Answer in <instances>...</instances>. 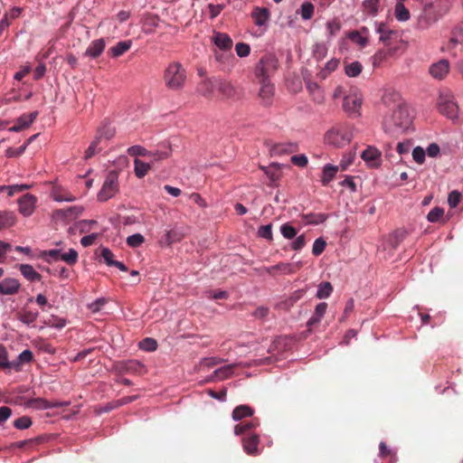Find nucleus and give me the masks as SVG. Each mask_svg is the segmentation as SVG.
Returning a JSON list of instances; mask_svg holds the SVG:
<instances>
[{
  "instance_id": "nucleus-2",
  "label": "nucleus",
  "mask_w": 463,
  "mask_h": 463,
  "mask_svg": "<svg viewBox=\"0 0 463 463\" xmlns=\"http://www.w3.org/2000/svg\"><path fill=\"white\" fill-rule=\"evenodd\" d=\"M353 132L346 125H337L327 130L324 137L326 145L341 148L350 144Z\"/></svg>"
},
{
  "instance_id": "nucleus-7",
  "label": "nucleus",
  "mask_w": 463,
  "mask_h": 463,
  "mask_svg": "<svg viewBox=\"0 0 463 463\" xmlns=\"http://www.w3.org/2000/svg\"><path fill=\"white\" fill-rule=\"evenodd\" d=\"M84 211V207L81 205H73L67 207L65 209H59L55 210L52 214V218L55 221H63V222H70L72 221L79 216L82 214Z\"/></svg>"
},
{
  "instance_id": "nucleus-61",
  "label": "nucleus",
  "mask_w": 463,
  "mask_h": 463,
  "mask_svg": "<svg viewBox=\"0 0 463 463\" xmlns=\"http://www.w3.org/2000/svg\"><path fill=\"white\" fill-rule=\"evenodd\" d=\"M307 243L306 235L300 234L290 243V249L296 251L302 250Z\"/></svg>"
},
{
  "instance_id": "nucleus-35",
  "label": "nucleus",
  "mask_w": 463,
  "mask_h": 463,
  "mask_svg": "<svg viewBox=\"0 0 463 463\" xmlns=\"http://www.w3.org/2000/svg\"><path fill=\"white\" fill-rule=\"evenodd\" d=\"M0 368L14 369L16 372H18V363L8 361L7 350L3 345H0Z\"/></svg>"
},
{
  "instance_id": "nucleus-1",
  "label": "nucleus",
  "mask_w": 463,
  "mask_h": 463,
  "mask_svg": "<svg viewBox=\"0 0 463 463\" xmlns=\"http://www.w3.org/2000/svg\"><path fill=\"white\" fill-rule=\"evenodd\" d=\"M411 117L408 108L399 104L392 112L383 119V129L390 134L404 132L411 125Z\"/></svg>"
},
{
  "instance_id": "nucleus-23",
  "label": "nucleus",
  "mask_w": 463,
  "mask_h": 463,
  "mask_svg": "<svg viewBox=\"0 0 463 463\" xmlns=\"http://www.w3.org/2000/svg\"><path fill=\"white\" fill-rule=\"evenodd\" d=\"M213 42L220 50L222 51L231 50L232 47V38L224 33L214 32L213 36Z\"/></svg>"
},
{
  "instance_id": "nucleus-40",
  "label": "nucleus",
  "mask_w": 463,
  "mask_h": 463,
  "mask_svg": "<svg viewBox=\"0 0 463 463\" xmlns=\"http://www.w3.org/2000/svg\"><path fill=\"white\" fill-rule=\"evenodd\" d=\"M104 147L105 146L95 137L94 140L89 146V147L86 149L84 159L88 160L91 158L96 154L101 152Z\"/></svg>"
},
{
  "instance_id": "nucleus-17",
  "label": "nucleus",
  "mask_w": 463,
  "mask_h": 463,
  "mask_svg": "<svg viewBox=\"0 0 463 463\" xmlns=\"http://www.w3.org/2000/svg\"><path fill=\"white\" fill-rule=\"evenodd\" d=\"M21 283L14 278H5L0 280V294L1 295H15L19 292Z\"/></svg>"
},
{
  "instance_id": "nucleus-54",
  "label": "nucleus",
  "mask_w": 463,
  "mask_h": 463,
  "mask_svg": "<svg viewBox=\"0 0 463 463\" xmlns=\"http://www.w3.org/2000/svg\"><path fill=\"white\" fill-rule=\"evenodd\" d=\"M258 236L271 241L273 240L272 224L261 225L258 230Z\"/></svg>"
},
{
  "instance_id": "nucleus-45",
  "label": "nucleus",
  "mask_w": 463,
  "mask_h": 463,
  "mask_svg": "<svg viewBox=\"0 0 463 463\" xmlns=\"http://www.w3.org/2000/svg\"><path fill=\"white\" fill-rule=\"evenodd\" d=\"M363 70V66L360 61H353L345 66V72L348 77H356L358 76Z\"/></svg>"
},
{
  "instance_id": "nucleus-37",
  "label": "nucleus",
  "mask_w": 463,
  "mask_h": 463,
  "mask_svg": "<svg viewBox=\"0 0 463 463\" xmlns=\"http://www.w3.org/2000/svg\"><path fill=\"white\" fill-rule=\"evenodd\" d=\"M132 42L130 40L118 42L110 48L109 52L113 57H119L130 49Z\"/></svg>"
},
{
  "instance_id": "nucleus-21",
  "label": "nucleus",
  "mask_w": 463,
  "mask_h": 463,
  "mask_svg": "<svg viewBox=\"0 0 463 463\" xmlns=\"http://www.w3.org/2000/svg\"><path fill=\"white\" fill-rule=\"evenodd\" d=\"M38 317L39 312L37 310L28 309L26 307H23L17 312V319L27 326H33Z\"/></svg>"
},
{
  "instance_id": "nucleus-46",
  "label": "nucleus",
  "mask_w": 463,
  "mask_h": 463,
  "mask_svg": "<svg viewBox=\"0 0 463 463\" xmlns=\"http://www.w3.org/2000/svg\"><path fill=\"white\" fill-rule=\"evenodd\" d=\"M280 233L285 239L292 240L297 236L298 231L289 222H286L280 226Z\"/></svg>"
},
{
  "instance_id": "nucleus-18",
  "label": "nucleus",
  "mask_w": 463,
  "mask_h": 463,
  "mask_svg": "<svg viewBox=\"0 0 463 463\" xmlns=\"http://www.w3.org/2000/svg\"><path fill=\"white\" fill-rule=\"evenodd\" d=\"M375 32L379 34V40L385 45L391 44L393 37H397V32L389 28L384 23H375Z\"/></svg>"
},
{
  "instance_id": "nucleus-32",
  "label": "nucleus",
  "mask_w": 463,
  "mask_h": 463,
  "mask_svg": "<svg viewBox=\"0 0 463 463\" xmlns=\"http://www.w3.org/2000/svg\"><path fill=\"white\" fill-rule=\"evenodd\" d=\"M339 166L331 164H326L323 167L321 183L323 185H327L336 175Z\"/></svg>"
},
{
  "instance_id": "nucleus-30",
  "label": "nucleus",
  "mask_w": 463,
  "mask_h": 463,
  "mask_svg": "<svg viewBox=\"0 0 463 463\" xmlns=\"http://www.w3.org/2000/svg\"><path fill=\"white\" fill-rule=\"evenodd\" d=\"M253 413L254 410L251 407L246 404H242L234 408L232 417L234 421H238L244 418L251 417Z\"/></svg>"
},
{
  "instance_id": "nucleus-34",
  "label": "nucleus",
  "mask_w": 463,
  "mask_h": 463,
  "mask_svg": "<svg viewBox=\"0 0 463 463\" xmlns=\"http://www.w3.org/2000/svg\"><path fill=\"white\" fill-rule=\"evenodd\" d=\"M260 425V420L257 418L251 419L250 421L240 423L234 427V434L239 436L245 434L250 430L257 428Z\"/></svg>"
},
{
  "instance_id": "nucleus-38",
  "label": "nucleus",
  "mask_w": 463,
  "mask_h": 463,
  "mask_svg": "<svg viewBox=\"0 0 463 463\" xmlns=\"http://www.w3.org/2000/svg\"><path fill=\"white\" fill-rule=\"evenodd\" d=\"M362 6L366 14L375 16L379 12L380 0H364Z\"/></svg>"
},
{
  "instance_id": "nucleus-4",
  "label": "nucleus",
  "mask_w": 463,
  "mask_h": 463,
  "mask_svg": "<svg viewBox=\"0 0 463 463\" xmlns=\"http://www.w3.org/2000/svg\"><path fill=\"white\" fill-rule=\"evenodd\" d=\"M118 175L116 171L108 173L104 184L98 194V200L99 202H106L112 198L118 191Z\"/></svg>"
},
{
  "instance_id": "nucleus-59",
  "label": "nucleus",
  "mask_w": 463,
  "mask_h": 463,
  "mask_svg": "<svg viewBox=\"0 0 463 463\" xmlns=\"http://www.w3.org/2000/svg\"><path fill=\"white\" fill-rule=\"evenodd\" d=\"M444 214V210L441 207H434L427 215V220L430 222H437Z\"/></svg>"
},
{
  "instance_id": "nucleus-6",
  "label": "nucleus",
  "mask_w": 463,
  "mask_h": 463,
  "mask_svg": "<svg viewBox=\"0 0 463 463\" xmlns=\"http://www.w3.org/2000/svg\"><path fill=\"white\" fill-rule=\"evenodd\" d=\"M277 69V60L271 55L262 57L256 66V77L259 81L269 79V74Z\"/></svg>"
},
{
  "instance_id": "nucleus-16",
  "label": "nucleus",
  "mask_w": 463,
  "mask_h": 463,
  "mask_svg": "<svg viewBox=\"0 0 463 463\" xmlns=\"http://www.w3.org/2000/svg\"><path fill=\"white\" fill-rule=\"evenodd\" d=\"M429 71L434 79L442 80L448 75L449 71V62L446 59H441L439 61L431 64Z\"/></svg>"
},
{
  "instance_id": "nucleus-52",
  "label": "nucleus",
  "mask_w": 463,
  "mask_h": 463,
  "mask_svg": "<svg viewBox=\"0 0 463 463\" xmlns=\"http://www.w3.org/2000/svg\"><path fill=\"white\" fill-rule=\"evenodd\" d=\"M145 241V238L141 233H135L127 238V244L131 248H138Z\"/></svg>"
},
{
  "instance_id": "nucleus-36",
  "label": "nucleus",
  "mask_w": 463,
  "mask_h": 463,
  "mask_svg": "<svg viewBox=\"0 0 463 463\" xmlns=\"http://www.w3.org/2000/svg\"><path fill=\"white\" fill-rule=\"evenodd\" d=\"M394 16L399 22H406L410 19L411 14L403 2H397L394 7Z\"/></svg>"
},
{
  "instance_id": "nucleus-39",
  "label": "nucleus",
  "mask_w": 463,
  "mask_h": 463,
  "mask_svg": "<svg viewBox=\"0 0 463 463\" xmlns=\"http://www.w3.org/2000/svg\"><path fill=\"white\" fill-rule=\"evenodd\" d=\"M151 168V163L143 162L142 160L136 158L134 160V171L135 175L138 178L144 177L149 169Z\"/></svg>"
},
{
  "instance_id": "nucleus-57",
  "label": "nucleus",
  "mask_w": 463,
  "mask_h": 463,
  "mask_svg": "<svg viewBox=\"0 0 463 463\" xmlns=\"http://www.w3.org/2000/svg\"><path fill=\"white\" fill-rule=\"evenodd\" d=\"M327 48L324 43H316L313 46V56L317 60L320 61L324 59L326 55Z\"/></svg>"
},
{
  "instance_id": "nucleus-19",
  "label": "nucleus",
  "mask_w": 463,
  "mask_h": 463,
  "mask_svg": "<svg viewBox=\"0 0 463 463\" xmlns=\"http://www.w3.org/2000/svg\"><path fill=\"white\" fill-rule=\"evenodd\" d=\"M217 89V79H205L196 87V92L205 98H212Z\"/></svg>"
},
{
  "instance_id": "nucleus-11",
  "label": "nucleus",
  "mask_w": 463,
  "mask_h": 463,
  "mask_svg": "<svg viewBox=\"0 0 463 463\" xmlns=\"http://www.w3.org/2000/svg\"><path fill=\"white\" fill-rule=\"evenodd\" d=\"M450 0H435L433 3L426 5L424 11L428 14H434V20L443 16L450 9Z\"/></svg>"
},
{
  "instance_id": "nucleus-14",
  "label": "nucleus",
  "mask_w": 463,
  "mask_h": 463,
  "mask_svg": "<svg viewBox=\"0 0 463 463\" xmlns=\"http://www.w3.org/2000/svg\"><path fill=\"white\" fill-rule=\"evenodd\" d=\"M36 203V196L31 194H26L18 200L19 213L24 217L31 216L35 210Z\"/></svg>"
},
{
  "instance_id": "nucleus-25",
  "label": "nucleus",
  "mask_w": 463,
  "mask_h": 463,
  "mask_svg": "<svg viewBox=\"0 0 463 463\" xmlns=\"http://www.w3.org/2000/svg\"><path fill=\"white\" fill-rule=\"evenodd\" d=\"M106 46L104 39H97L90 43L89 47L87 48L84 55L89 56L90 58H98L104 51Z\"/></svg>"
},
{
  "instance_id": "nucleus-10",
  "label": "nucleus",
  "mask_w": 463,
  "mask_h": 463,
  "mask_svg": "<svg viewBox=\"0 0 463 463\" xmlns=\"http://www.w3.org/2000/svg\"><path fill=\"white\" fill-rule=\"evenodd\" d=\"M259 82L260 84L259 97L261 100V104L265 107H269L273 103L275 87L270 82L269 79L264 78V80Z\"/></svg>"
},
{
  "instance_id": "nucleus-53",
  "label": "nucleus",
  "mask_w": 463,
  "mask_h": 463,
  "mask_svg": "<svg viewBox=\"0 0 463 463\" xmlns=\"http://www.w3.org/2000/svg\"><path fill=\"white\" fill-rule=\"evenodd\" d=\"M33 353L29 349L24 350L13 363H18V371L21 369V364L29 363L33 360Z\"/></svg>"
},
{
  "instance_id": "nucleus-43",
  "label": "nucleus",
  "mask_w": 463,
  "mask_h": 463,
  "mask_svg": "<svg viewBox=\"0 0 463 463\" xmlns=\"http://www.w3.org/2000/svg\"><path fill=\"white\" fill-rule=\"evenodd\" d=\"M223 96L231 98L234 95L235 90L233 86L227 81L217 79V89Z\"/></svg>"
},
{
  "instance_id": "nucleus-15",
  "label": "nucleus",
  "mask_w": 463,
  "mask_h": 463,
  "mask_svg": "<svg viewBox=\"0 0 463 463\" xmlns=\"http://www.w3.org/2000/svg\"><path fill=\"white\" fill-rule=\"evenodd\" d=\"M115 134V128L109 122L103 121L98 128L95 137L107 146L108 142L114 137Z\"/></svg>"
},
{
  "instance_id": "nucleus-63",
  "label": "nucleus",
  "mask_w": 463,
  "mask_h": 463,
  "mask_svg": "<svg viewBox=\"0 0 463 463\" xmlns=\"http://www.w3.org/2000/svg\"><path fill=\"white\" fill-rule=\"evenodd\" d=\"M425 156L426 152L421 146H416L413 148L412 158L416 163L420 165L423 164L425 161Z\"/></svg>"
},
{
  "instance_id": "nucleus-12",
  "label": "nucleus",
  "mask_w": 463,
  "mask_h": 463,
  "mask_svg": "<svg viewBox=\"0 0 463 463\" xmlns=\"http://www.w3.org/2000/svg\"><path fill=\"white\" fill-rule=\"evenodd\" d=\"M302 267V262L296 263L280 262L273 266L267 267L266 272L269 275H276L277 273L283 275H289L297 272Z\"/></svg>"
},
{
  "instance_id": "nucleus-8",
  "label": "nucleus",
  "mask_w": 463,
  "mask_h": 463,
  "mask_svg": "<svg viewBox=\"0 0 463 463\" xmlns=\"http://www.w3.org/2000/svg\"><path fill=\"white\" fill-rule=\"evenodd\" d=\"M363 99L358 93H352L344 98L343 109L350 117H358Z\"/></svg>"
},
{
  "instance_id": "nucleus-5",
  "label": "nucleus",
  "mask_w": 463,
  "mask_h": 463,
  "mask_svg": "<svg viewBox=\"0 0 463 463\" xmlns=\"http://www.w3.org/2000/svg\"><path fill=\"white\" fill-rule=\"evenodd\" d=\"M439 111L450 119L458 118V107L454 96L449 92L441 93L438 100Z\"/></svg>"
},
{
  "instance_id": "nucleus-44",
  "label": "nucleus",
  "mask_w": 463,
  "mask_h": 463,
  "mask_svg": "<svg viewBox=\"0 0 463 463\" xmlns=\"http://www.w3.org/2000/svg\"><path fill=\"white\" fill-rule=\"evenodd\" d=\"M38 111H33L29 114H23L17 118V123L23 127V128H26L30 127L33 122L36 119L38 116Z\"/></svg>"
},
{
  "instance_id": "nucleus-20",
  "label": "nucleus",
  "mask_w": 463,
  "mask_h": 463,
  "mask_svg": "<svg viewBox=\"0 0 463 463\" xmlns=\"http://www.w3.org/2000/svg\"><path fill=\"white\" fill-rule=\"evenodd\" d=\"M251 17L257 26H267L270 17V12L266 7H255L251 13Z\"/></svg>"
},
{
  "instance_id": "nucleus-47",
  "label": "nucleus",
  "mask_w": 463,
  "mask_h": 463,
  "mask_svg": "<svg viewBox=\"0 0 463 463\" xmlns=\"http://www.w3.org/2000/svg\"><path fill=\"white\" fill-rule=\"evenodd\" d=\"M78 252L74 249H70L67 252L64 253L61 251V260L69 265H74L78 261Z\"/></svg>"
},
{
  "instance_id": "nucleus-26",
  "label": "nucleus",
  "mask_w": 463,
  "mask_h": 463,
  "mask_svg": "<svg viewBox=\"0 0 463 463\" xmlns=\"http://www.w3.org/2000/svg\"><path fill=\"white\" fill-rule=\"evenodd\" d=\"M184 237V234L177 230L173 229L168 231L165 236L160 240L162 246H171L173 243L179 242Z\"/></svg>"
},
{
  "instance_id": "nucleus-28",
  "label": "nucleus",
  "mask_w": 463,
  "mask_h": 463,
  "mask_svg": "<svg viewBox=\"0 0 463 463\" xmlns=\"http://www.w3.org/2000/svg\"><path fill=\"white\" fill-rule=\"evenodd\" d=\"M306 292H307V290L304 288L295 290L288 297H287L283 301L280 302V304H279L280 307L285 309L290 308L291 307L294 306V304L296 302H298L299 299H301L305 296Z\"/></svg>"
},
{
  "instance_id": "nucleus-33",
  "label": "nucleus",
  "mask_w": 463,
  "mask_h": 463,
  "mask_svg": "<svg viewBox=\"0 0 463 463\" xmlns=\"http://www.w3.org/2000/svg\"><path fill=\"white\" fill-rule=\"evenodd\" d=\"M16 222L15 214L9 211H0V231L13 227Z\"/></svg>"
},
{
  "instance_id": "nucleus-31",
  "label": "nucleus",
  "mask_w": 463,
  "mask_h": 463,
  "mask_svg": "<svg viewBox=\"0 0 463 463\" xmlns=\"http://www.w3.org/2000/svg\"><path fill=\"white\" fill-rule=\"evenodd\" d=\"M361 157L370 165H378L377 161L381 157V152L375 147L369 146L363 151Z\"/></svg>"
},
{
  "instance_id": "nucleus-29",
  "label": "nucleus",
  "mask_w": 463,
  "mask_h": 463,
  "mask_svg": "<svg viewBox=\"0 0 463 463\" xmlns=\"http://www.w3.org/2000/svg\"><path fill=\"white\" fill-rule=\"evenodd\" d=\"M25 405L27 407L37 409V410H46V409H51V408H55V407L60 406L57 403H52L51 402H49L43 398L30 399L26 402Z\"/></svg>"
},
{
  "instance_id": "nucleus-22",
  "label": "nucleus",
  "mask_w": 463,
  "mask_h": 463,
  "mask_svg": "<svg viewBox=\"0 0 463 463\" xmlns=\"http://www.w3.org/2000/svg\"><path fill=\"white\" fill-rule=\"evenodd\" d=\"M326 309L327 304L326 302H320L316 306L314 313L307 322L308 329H311L314 326L320 323L322 317L326 312Z\"/></svg>"
},
{
  "instance_id": "nucleus-48",
  "label": "nucleus",
  "mask_w": 463,
  "mask_h": 463,
  "mask_svg": "<svg viewBox=\"0 0 463 463\" xmlns=\"http://www.w3.org/2000/svg\"><path fill=\"white\" fill-rule=\"evenodd\" d=\"M314 5L310 2H305L300 6V15L303 20H309L314 14Z\"/></svg>"
},
{
  "instance_id": "nucleus-50",
  "label": "nucleus",
  "mask_w": 463,
  "mask_h": 463,
  "mask_svg": "<svg viewBox=\"0 0 463 463\" xmlns=\"http://www.w3.org/2000/svg\"><path fill=\"white\" fill-rule=\"evenodd\" d=\"M274 150L276 153H279V154H288V153L296 152L298 150V144L297 143L279 144L274 147Z\"/></svg>"
},
{
  "instance_id": "nucleus-9",
  "label": "nucleus",
  "mask_w": 463,
  "mask_h": 463,
  "mask_svg": "<svg viewBox=\"0 0 463 463\" xmlns=\"http://www.w3.org/2000/svg\"><path fill=\"white\" fill-rule=\"evenodd\" d=\"M144 365L137 360L118 362L114 364V371L118 375L126 373H140Z\"/></svg>"
},
{
  "instance_id": "nucleus-56",
  "label": "nucleus",
  "mask_w": 463,
  "mask_h": 463,
  "mask_svg": "<svg viewBox=\"0 0 463 463\" xmlns=\"http://www.w3.org/2000/svg\"><path fill=\"white\" fill-rule=\"evenodd\" d=\"M139 347L147 352H153L157 348V343L155 339L146 337L139 343Z\"/></svg>"
},
{
  "instance_id": "nucleus-3",
  "label": "nucleus",
  "mask_w": 463,
  "mask_h": 463,
  "mask_svg": "<svg viewBox=\"0 0 463 463\" xmlns=\"http://www.w3.org/2000/svg\"><path fill=\"white\" fill-rule=\"evenodd\" d=\"M164 80L165 86L171 90H180L186 81V71L181 63L174 61L165 71Z\"/></svg>"
},
{
  "instance_id": "nucleus-49",
  "label": "nucleus",
  "mask_w": 463,
  "mask_h": 463,
  "mask_svg": "<svg viewBox=\"0 0 463 463\" xmlns=\"http://www.w3.org/2000/svg\"><path fill=\"white\" fill-rule=\"evenodd\" d=\"M45 325L48 326H51V327H55V328L61 329L66 326V320L58 316L52 315L45 321Z\"/></svg>"
},
{
  "instance_id": "nucleus-55",
  "label": "nucleus",
  "mask_w": 463,
  "mask_h": 463,
  "mask_svg": "<svg viewBox=\"0 0 463 463\" xmlns=\"http://www.w3.org/2000/svg\"><path fill=\"white\" fill-rule=\"evenodd\" d=\"M224 360L217 357H205L200 361V368L211 369L222 363Z\"/></svg>"
},
{
  "instance_id": "nucleus-42",
  "label": "nucleus",
  "mask_w": 463,
  "mask_h": 463,
  "mask_svg": "<svg viewBox=\"0 0 463 463\" xmlns=\"http://www.w3.org/2000/svg\"><path fill=\"white\" fill-rule=\"evenodd\" d=\"M333 292V287L330 282L324 281L317 286L316 297L318 299L327 298Z\"/></svg>"
},
{
  "instance_id": "nucleus-58",
  "label": "nucleus",
  "mask_w": 463,
  "mask_h": 463,
  "mask_svg": "<svg viewBox=\"0 0 463 463\" xmlns=\"http://www.w3.org/2000/svg\"><path fill=\"white\" fill-rule=\"evenodd\" d=\"M326 246V241L322 237L317 238L313 243V247H312L313 255H315V256L321 255L323 253V251L325 250Z\"/></svg>"
},
{
  "instance_id": "nucleus-60",
  "label": "nucleus",
  "mask_w": 463,
  "mask_h": 463,
  "mask_svg": "<svg viewBox=\"0 0 463 463\" xmlns=\"http://www.w3.org/2000/svg\"><path fill=\"white\" fill-rule=\"evenodd\" d=\"M349 39L354 43L364 47L368 43V39L363 36L359 32L353 31L349 33Z\"/></svg>"
},
{
  "instance_id": "nucleus-51",
  "label": "nucleus",
  "mask_w": 463,
  "mask_h": 463,
  "mask_svg": "<svg viewBox=\"0 0 463 463\" xmlns=\"http://www.w3.org/2000/svg\"><path fill=\"white\" fill-rule=\"evenodd\" d=\"M52 196L56 202H73L75 197L69 193L63 194L59 189H53Z\"/></svg>"
},
{
  "instance_id": "nucleus-27",
  "label": "nucleus",
  "mask_w": 463,
  "mask_h": 463,
  "mask_svg": "<svg viewBox=\"0 0 463 463\" xmlns=\"http://www.w3.org/2000/svg\"><path fill=\"white\" fill-rule=\"evenodd\" d=\"M18 269L24 278L30 282L40 281L42 279V275L30 264H20Z\"/></svg>"
},
{
  "instance_id": "nucleus-62",
  "label": "nucleus",
  "mask_w": 463,
  "mask_h": 463,
  "mask_svg": "<svg viewBox=\"0 0 463 463\" xmlns=\"http://www.w3.org/2000/svg\"><path fill=\"white\" fill-rule=\"evenodd\" d=\"M32 425V420L28 416H23L14 421V426L18 430H26Z\"/></svg>"
},
{
  "instance_id": "nucleus-64",
  "label": "nucleus",
  "mask_w": 463,
  "mask_h": 463,
  "mask_svg": "<svg viewBox=\"0 0 463 463\" xmlns=\"http://www.w3.org/2000/svg\"><path fill=\"white\" fill-rule=\"evenodd\" d=\"M235 52L236 54L241 58L247 57L250 54V47L247 43H238L235 45Z\"/></svg>"
},
{
  "instance_id": "nucleus-24",
  "label": "nucleus",
  "mask_w": 463,
  "mask_h": 463,
  "mask_svg": "<svg viewBox=\"0 0 463 463\" xmlns=\"http://www.w3.org/2000/svg\"><path fill=\"white\" fill-rule=\"evenodd\" d=\"M259 443V436L257 434H250L242 440L243 449L248 455H256L258 454Z\"/></svg>"
},
{
  "instance_id": "nucleus-41",
  "label": "nucleus",
  "mask_w": 463,
  "mask_h": 463,
  "mask_svg": "<svg viewBox=\"0 0 463 463\" xmlns=\"http://www.w3.org/2000/svg\"><path fill=\"white\" fill-rule=\"evenodd\" d=\"M302 219L305 221L307 224L317 225L323 223L326 219L327 215L326 213H307L302 216Z\"/></svg>"
},
{
  "instance_id": "nucleus-13",
  "label": "nucleus",
  "mask_w": 463,
  "mask_h": 463,
  "mask_svg": "<svg viewBox=\"0 0 463 463\" xmlns=\"http://www.w3.org/2000/svg\"><path fill=\"white\" fill-rule=\"evenodd\" d=\"M237 366V364H230L220 367L213 372L212 374L207 376L203 383H213L216 381H223L229 379L233 374V369Z\"/></svg>"
}]
</instances>
